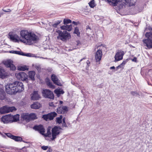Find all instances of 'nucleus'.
Segmentation results:
<instances>
[{
  "label": "nucleus",
  "mask_w": 152,
  "mask_h": 152,
  "mask_svg": "<svg viewBox=\"0 0 152 152\" xmlns=\"http://www.w3.org/2000/svg\"><path fill=\"white\" fill-rule=\"evenodd\" d=\"M20 34L22 37L24 39L23 40L20 39L18 35L14 33H9L8 37L13 42H18L20 41L28 45H32L39 40L37 36L33 33L29 32L27 30L21 31Z\"/></svg>",
  "instance_id": "obj_1"
},
{
  "label": "nucleus",
  "mask_w": 152,
  "mask_h": 152,
  "mask_svg": "<svg viewBox=\"0 0 152 152\" xmlns=\"http://www.w3.org/2000/svg\"><path fill=\"white\" fill-rule=\"evenodd\" d=\"M5 87L6 92L10 94H15L24 90L23 83L18 81H15L13 83L7 84Z\"/></svg>",
  "instance_id": "obj_2"
},
{
  "label": "nucleus",
  "mask_w": 152,
  "mask_h": 152,
  "mask_svg": "<svg viewBox=\"0 0 152 152\" xmlns=\"http://www.w3.org/2000/svg\"><path fill=\"white\" fill-rule=\"evenodd\" d=\"M58 35L57 36L58 39H61L63 41H65L71 38V35L69 33L66 31H62L58 30L56 31Z\"/></svg>",
  "instance_id": "obj_3"
},
{
  "label": "nucleus",
  "mask_w": 152,
  "mask_h": 152,
  "mask_svg": "<svg viewBox=\"0 0 152 152\" xmlns=\"http://www.w3.org/2000/svg\"><path fill=\"white\" fill-rule=\"evenodd\" d=\"M34 129L38 131L42 135H44L45 136L50 137L51 135V132L50 130L51 127H49L48 128L47 133L45 134H44L45 132V129L43 128L42 125H39V126H35L34 127Z\"/></svg>",
  "instance_id": "obj_4"
},
{
  "label": "nucleus",
  "mask_w": 152,
  "mask_h": 152,
  "mask_svg": "<svg viewBox=\"0 0 152 152\" xmlns=\"http://www.w3.org/2000/svg\"><path fill=\"white\" fill-rule=\"evenodd\" d=\"M145 36L147 39L143 40L144 45L148 48H152V32L146 33Z\"/></svg>",
  "instance_id": "obj_5"
},
{
  "label": "nucleus",
  "mask_w": 152,
  "mask_h": 152,
  "mask_svg": "<svg viewBox=\"0 0 152 152\" xmlns=\"http://www.w3.org/2000/svg\"><path fill=\"white\" fill-rule=\"evenodd\" d=\"M15 110L16 109L14 107H8L6 106L0 108V113L1 114H4L10 112H12Z\"/></svg>",
  "instance_id": "obj_6"
},
{
  "label": "nucleus",
  "mask_w": 152,
  "mask_h": 152,
  "mask_svg": "<svg viewBox=\"0 0 152 152\" xmlns=\"http://www.w3.org/2000/svg\"><path fill=\"white\" fill-rule=\"evenodd\" d=\"M43 96L45 98L53 99L54 96L52 92L49 90L46 89L43 90L42 91Z\"/></svg>",
  "instance_id": "obj_7"
},
{
  "label": "nucleus",
  "mask_w": 152,
  "mask_h": 152,
  "mask_svg": "<svg viewBox=\"0 0 152 152\" xmlns=\"http://www.w3.org/2000/svg\"><path fill=\"white\" fill-rule=\"evenodd\" d=\"M52 138L51 139L52 140H54L56 138V136L58 135L60 132V129L59 128L55 126L52 129Z\"/></svg>",
  "instance_id": "obj_8"
},
{
  "label": "nucleus",
  "mask_w": 152,
  "mask_h": 152,
  "mask_svg": "<svg viewBox=\"0 0 152 152\" xmlns=\"http://www.w3.org/2000/svg\"><path fill=\"white\" fill-rule=\"evenodd\" d=\"M3 64L7 67H9L10 69L12 70H15L16 68L15 66L13 64V61L11 60H8L3 62Z\"/></svg>",
  "instance_id": "obj_9"
},
{
  "label": "nucleus",
  "mask_w": 152,
  "mask_h": 152,
  "mask_svg": "<svg viewBox=\"0 0 152 152\" xmlns=\"http://www.w3.org/2000/svg\"><path fill=\"white\" fill-rule=\"evenodd\" d=\"M15 76L17 78L22 81H26L27 79V75L24 72L16 73Z\"/></svg>",
  "instance_id": "obj_10"
},
{
  "label": "nucleus",
  "mask_w": 152,
  "mask_h": 152,
  "mask_svg": "<svg viewBox=\"0 0 152 152\" xmlns=\"http://www.w3.org/2000/svg\"><path fill=\"white\" fill-rule=\"evenodd\" d=\"M57 114L55 112H53L47 115H43L42 118L46 121L53 120L56 116Z\"/></svg>",
  "instance_id": "obj_11"
},
{
  "label": "nucleus",
  "mask_w": 152,
  "mask_h": 152,
  "mask_svg": "<svg viewBox=\"0 0 152 152\" xmlns=\"http://www.w3.org/2000/svg\"><path fill=\"white\" fill-rule=\"evenodd\" d=\"M10 53H15L20 55H21L23 56H26L28 57H36L34 56V55L31 53H23L20 51H16L14 50H12L10 51Z\"/></svg>",
  "instance_id": "obj_12"
},
{
  "label": "nucleus",
  "mask_w": 152,
  "mask_h": 152,
  "mask_svg": "<svg viewBox=\"0 0 152 152\" xmlns=\"http://www.w3.org/2000/svg\"><path fill=\"white\" fill-rule=\"evenodd\" d=\"M124 54V51H118L115 56V61L116 62L121 60L123 59Z\"/></svg>",
  "instance_id": "obj_13"
},
{
  "label": "nucleus",
  "mask_w": 152,
  "mask_h": 152,
  "mask_svg": "<svg viewBox=\"0 0 152 152\" xmlns=\"http://www.w3.org/2000/svg\"><path fill=\"white\" fill-rule=\"evenodd\" d=\"M11 115H7L3 116L1 118L2 121L4 123L12 122Z\"/></svg>",
  "instance_id": "obj_14"
},
{
  "label": "nucleus",
  "mask_w": 152,
  "mask_h": 152,
  "mask_svg": "<svg viewBox=\"0 0 152 152\" xmlns=\"http://www.w3.org/2000/svg\"><path fill=\"white\" fill-rule=\"evenodd\" d=\"M51 78L52 81L54 83L59 86H61V85L60 80H58L57 76L55 75H52L51 76Z\"/></svg>",
  "instance_id": "obj_15"
},
{
  "label": "nucleus",
  "mask_w": 152,
  "mask_h": 152,
  "mask_svg": "<svg viewBox=\"0 0 152 152\" xmlns=\"http://www.w3.org/2000/svg\"><path fill=\"white\" fill-rule=\"evenodd\" d=\"M102 55V52L100 50H98L95 55V59L97 62H99L101 59Z\"/></svg>",
  "instance_id": "obj_16"
},
{
  "label": "nucleus",
  "mask_w": 152,
  "mask_h": 152,
  "mask_svg": "<svg viewBox=\"0 0 152 152\" xmlns=\"http://www.w3.org/2000/svg\"><path fill=\"white\" fill-rule=\"evenodd\" d=\"M67 110V107L66 106H61L57 109V112L59 113H65Z\"/></svg>",
  "instance_id": "obj_17"
},
{
  "label": "nucleus",
  "mask_w": 152,
  "mask_h": 152,
  "mask_svg": "<svg viewBox=\"0 0 152 152\" xmlns=\"http://www.w3.org/2000/svg\"><path fill=\"white\" fill-rule=\"evenodd\" d=\"M40 98V96L38 93L37 91H34L32 94L31 99L33 100H36Z\"/></svg>",
  "instance_id": "obj_18"
},
{
  "label": "nucleus",
  "mask_w": 152,
  "mask_h": 152,
  "mask_svg": "<svg viewBox=\"0 0 152 152\" xmlns=\"http://www.w3.org/2000/svg\"><path fill=\"white\" fill-rule=\"evenodd\" d=\"M41 106V104L37 102H35L33 104L31 105V108L35 109H38Z\"/></svg>",
  "instance_id": "obj_19"
},
{
  "label": "nucleus",
  "mask_w": 152,
  "mask_h": 152,
  "mask_svg": "<svg viewBox=\"0 0 152 152\" xmlns=\"http://www.w3.org/2000/svg\"><path fill=\"white\" fill-rule=\"evenodd\" d=\"M121 0H107L108 3L113 6H117Z\"/></svg>",
  "instance_id": "obj_20"
},
{
  "label": "nucleus",
  "mask_w": 152,
  "mask_h": 152,
  "mask_svg": "<svg viewBox=\"0 0 152 152\" xmlns=\"http://www.w3.org/2000/svg\"><path fill=\"white\" fill-rule=\"evenodd\" d=\"M61 28L62 29L66 30L68 31H71L72 28V25H64L61 26Z\"/></svg>",
  "instance_id": "obj_21"
},
{
  "label": "nucleus",
  "mask_w": 152,
  "mask_h": 152,
  "mask_svg": "<svg viewBox=\"0 0 152 152\" xmlns=\"http://www.w3.org/2000/svg\"><path fill=\"white\" fill-rule=\"evenodd\" d=\"M35 75V72L34 71H30L28 73V75L29 78L32 80H34V76Z\"/></svg>",
  "instance_id": "obj_22"
},
{
  "label": "nucleus",
  "mask_w": 152,
  "mask_h": 152,
  "mask_svg": "<svg viewBox=\"0 0 152 152\" xmlns=\"http://www.w3.org/2000/svg\"><path fill=\"white\" fill-rule=\"evenodd\" d=\"M29 117V114L28 113H23L21 115L22 119L26 121H30Z\"/></svg>",
  "instance_id": "obj_23"
},
{
  "label": "nucleus",
  "mask_w": 152,
  "mask_h": 152,
  "mask_svg": "<svg viewBox=\"0 0 152 152\" xmlns=\"http://www.w3.org/2000/svg\"><path fill=\"white\" fill-rule=\"evenodd\" d=\"M5 94L4 91L3 89L0 88V100H2L5 99Z\"/></svg>",
  "instance_id": "obj_24"
},
{
  "label": "nucleus",
  "mask_w": 152,
  "mask_h": 152,
  "mask_svg": "<svg viewBox=\"0 0 152 152\" xmlns=\"http://www.w3.org/2000/svg\"><path fill=\"white\" fill-rule=\"evenodd\" d=\"M54 92L58 97L59 96L60 94H63L64 93V91L61 89H56L55 90Z\"/></svg>",
  "instance_id": "obj_25"
},
{
  "label": "nucleus",
  "mask_w": 152,
  "mask_h": 152,
  "mask_svg": "<svg viewBox=\"0 0 152 152\" xmlns=\"http://www.w3.org/2000/svg\"><path fill=\"white\" fill-rule=\"evenodd\" d=\"M6 76V75L4 70L3 69L0 67V77L4 78Z\"/></svg>",
  "instance_id": "obj_26"
},
{
  "label": "nucleus",
  "mask_w": 152,
  "mask_h": 152,
  "mask_svg": "<svg viewBox=\"0 0 152 152\" xmlns=\"http://www.w3.org/2000/svg\"><path fill=\"white\" fill-rule=\"evenodd\" d=\"M19 115L18 114H17L14 116L11 115L12 122H16L19 119Z\"/></svg>",
  "instance_id": "obj_27"
},
{
  "label": "nucleus",
  "mask_w": 152,
  "mask_h": 152,
  "mask_svg": "<svg viewBox=\"0 0 152 152\" xmlns=\"http://www.w3.org/2000/svg\"><path fill=\"white\" fill-rule=\"evenodd\" d=\"M28 66L26 65L20 66L18 67V70L21 71L28 70Z\"/></svg>",
  "instance_id": "obj_28"
},
{
  "label": "nucleus",
  "mask_w": 152,
  "mask_h": 152,
  "mask_svg": "<svg viewBox=\"0 0 152 152\" xmlns=\"http://www.w3.org/2000/svg\"><path fill=\"white\" fill-rule=\"evenodd\" d=\"M125 1L130 6L134 5L135 3V1L133 0H125Z\"/></svg>",
  "instance_id": "obj_29"
},
{
  "label": "nucleus",
  "mask_w": 152,
  "mask_h": 152,
  "mask_svg": "<svg viewBox=\"0 0 152 152\" xmlns=\"http://www.w3.org/2000/svg\"><path fill=\"white\" fill-rule=\"evenodd\" d=\"M126 63V61H124L123 62L116 68V70H117L119 68L123 69L124 66Z\"/></svg>",
  "instance_id": "obj_30"
},
{
  "label": "nucleus",
  "mask_w": 152,
  "mask_h": 152,
  "mask_svg": "<svg viewBox=\"0 0 152 152\" xmlns=\"http://www.w3.org/2000/svg\"><path fill=\"white\" fill-rule=\"evenodd\" d=\"M30 121L33 120L37 118L36 114L34 113H31L29 114Z\"/></svg>",
  "instance_id": "obj_31"
},
{
  "label": "nucleus",
  "mask_w": 152,
  "mask_h": 152,
  "mask_svg": "<svg viewBox=\"0 0 152 152\" xmlns=\"http://www.w3.org/2000/svg\"><path fill=\"white\" fill-rule=\"evenodd\" d=\"M12 139L18 142H21L22 140V138L21 137L15 136H14Z\"/></svg>",
  "instance_id": "obj_32"
},
{
  "label": "nucleus",
  "mask_w": 152,
  "mask_h": 152,
  "mask_svg": "<svg viewBox=\"0 0 152 152\" xmlns=\"http://www.w3.org/2000/svg\"><path fill=\"white\" fill-rule=\"evenodd\" d=\"M74 33L76 34L77 35V36L79 37L80 35V32L79 31V29L78 27H76L75 28Z\"/></svg>",
  "instance_id": "obj_33"
},
{
  "label": "nucleus",
  "mask_w": 152,
  "mask_h": 152,
  "mask_svg": "<svg viewBox=\"0 0 152 152\" xmlns=\"http://www.w3.org/2000/svg\"><path fill=\"white\" fill-rule=\"evenodd\" d=\"M62 20H57L53 24V26L55 28L57 27L58 25L61 22Z\"/></svg>",
  "instance_id": "obj_34"
},
{
  "label": "nucleus",
  "mask_w": 152,
  "mask_h": 152,
  "mask_svg": "<svg viewBox=\"0 0 152 152\" xmlns=\"http://www.w3.org/2000/svg\"><path fill=\"white\" fill-rule=\"evenodd\" d=\"M47 84L48 86L50 88L54 89L55 88V86L53 85L52 83L50 81L47 82Z\"/></svg>",
  "instance_id": "obj_35"
},
{
  "label": "nucleus",
  "mask_w": 152,
  "mask_h": 152,
  "mask_svg": "<svg viewBox=\"0 0 152 152\" xmlns=\"http://www.w3.org/2000/svg\"><path fill=\"white\" fill-rule=\"evenodd\" d=\"M47 84L48 86L50 88L54 89L55 88V86L53 85L52 83L50 81L47 82Z\"/></svg>",
  "instance_id": "obj_36"
},
{
  "label": "nucleus",
  "mask_w": 152,
  "mask_h": 152,
  "mask_svg": "<svg viewBox=\"0 0 152 152\" xmlns=\"http://www.w3.org/2000/svg\"><path fill=\"white\" fill-rule=\"evenodd\" d=\"M62 118V115H60L59 117L57 118L56 119V122L59 124L61 123Z\"/></svg>",
  "instance_id": "obj_37"
},
{
  "label": "nucleus",
  "mask_w": 152,
  "mask_h": 152,
  "mask_svg": "<svg viewBox=\"0 0 152 152\" xmlns=\"http://www.w3.org/2000/svg\"><path fill=\"white\" fill-rule=\"evenodd\" d=\"M89 4L90 6L91 7H94L95 6L94 0H92V1H91L89 3Z\"/></svg>",
  "instance_id": "obj_38"
},
{
  "label": "nucleus",
  "mask_w": 152,
  "mask_h": 152,
  "mask_svg": "<svg viewBox=\"0 0 152 152\" xmlns=\"http://www.w3.org/2000/svg\"><path fill=\"white\" fill-rule=\"evenodd\" d=\"M72 23V21L70 19H65L64 20V23L65 25L66 24H68Z\"/></svg>",
  "instance_id": "obj_39"
},
{
  "label": "nucleus",
  "mask_w": 152,
  "mask_h": 152,
  "mask_svg": "<svg viewBox=\"0 0 152 152\" xmlns=\"http://www.w3.org/2000/svg\"><path fill=\"white\" fill-rule=\"evenodd\" d=\"M97 48L99 47H105L106 45L103 44H102L101 43H98L97 45H96Z\"/></svg>",
  "instance_id": "obj_40"
},
{
  "label": "nucleus",
  "mask_w": 152,
  "mask_h": 152,
  "mask_svg": "<svg viewBox=\"0 0 152 152\" xmlns=\"http://www.w3.org/2000/svg\"><path fill=\"white\" fill-rule=\"evenodd\" d=\"M6 135L7 136H8V137H10V138L12 139H13V137L14 136V135H12L10 133H7L6 134Z\"/></svg>",
  "instance_id": "obj_41"
},
{
  "label": "nucleus",
  "mask_w": 152,
  "mask_h": 152,
  "mask_svg": "<svg viewBox=\"0 0 152 152\" xmlns=\"http://www.w3.org/2000/svg\"><path fill=\"white\" fill-rule=\"evenodd\" d=\"M57 104V102H56L55 104H53V102L50 103L49 104V106L51 107H56L57 105H56V104Z\"/></svg>",
  "instance_id": "obj_42"
},
{
  "label": "nucleus",
  "mask_w": 152,
  "mask_h": 152,
  "mask_svg": "<svg viewBox=\"0 0 152 152\" xmlns=\"http://www.w3.org/2000/svg\"><path fill=\"white\" fill-rule=\"evenodd\" d=\"M35 68L37 69V70L39 71L41 70V67L39 65H37L35 66Z\"/></svg>",
  "instance_id": "obj_43"
},
{
  "label": "nucleus",
  "mask_w": 152,
  "mask_h": 152,
  "mask_svg": "<svg viewBox=\"0 0 152 152\" xmlns=\"http://www.w3.org/2000/svg\"><path fill=\"white\" fill-rule=\"evenodd\" d=\"M2 10L6 12H10L11 11V10L10 9H7L6 10L3 9Z\"/></svg>",
  "instance_id": "obj_44"
},
{
  "label": "nucleus",
  "mask_w": 152,
  "mask_h": 152,
  "mask_svg": "<svg viewBox=\"0 0 152 152\" xmlns=\"http://www.w3.org/2000/svg\"><path fill=\"white\" fill-rule=\"evenodd\" d=\"M42 148L43 150H46L48 149V146H43L42 147Z\"/></svg>",
  "instance_id": "obj_45"
},
{
  "label": "nucleus",
  "mask_w": 152,
  "mask_h": 152,
  "mask_svg": "<svg viewBox=\"0 0 152 152\" xmlns=\"http://www.w3.org/2000/svg\"><path fill=\"white\" fill-rule=\"evenodd\" d=\"M131 94L133 95L134 96L136 94H137V92L135 91H131Z\"/></svg>",
  "instance_id": "obj_46"
},
{
  "label": "nucleus",
  "mask_w": 152,
  "mask_h": 152,
  "mask_svg": "<svg viewBox=\"0 0 152 152\" xmlns=\"http://www.w3.org/2000/svg\"><path fill=\"white\" fill-rule=\"evenodd\" d=\"M72 23H73V24H74V25H77L78 24H80V23H79V22H75L74 21H73L72 22Z\"/></svg>",
  "instance_id": "obj_47"
},
{
  "label": "nucleus",
  "mask_w": 152,
  "mask_h": 152,
  "mask_svg": "<svg viewBox=\"0 0 152 152\" xmlns=\"http://www.w3.org/2000/svg\"><path fill=\"white\" fill-rule=\"evenodd\" d=\"M66 48L67 49H65L64 48H62V49H63L64 50H66V52H64V53H66V51H71L72 50H70L69 48Z\"/></svg>",
  "instance_id": "obj_48"
},
{
  "label": "nucleus",
  "mask_w": 152,
  "mask_h": 152,
  "mask_svg": "<svg viewBox=\"0 0 152 152\" xmlns=\"http://www.w3.org/2000/svg\"><path fill=\"white\" fill-rule=\"evenodd\" d=\"M137 58L135 57H134V58H133L132 59V61H133L136 62H137Z\"/></svg>",
  "instance_id": "obj_49"
},
{
  "label": "nucleus",
  "mask_w": 152,
  "mask_h": 152,
  "mask_svg": "<svg viewBox=\"0 0 152 152\" xmlns=\"http://www.w3.org/2000/svg\"><path fill=\"white\" fill-rule=\"evenodd\" d=\"M115 69V67L114 66H112L110 67L111 69Z\"/></svg>",
  "instance_id": "obj_50"
},
{
  "label": "nucleus",
  "mask_w": 152,
  "mask_h": 152,
  "mask_svg": "<svg viewBox=\"0 0 152 152\" xmlns=\"http://www.w3.org/2000/svg\"><path fill=\"white\" fill-rule=\"evenodd\" d=\"M65 119L64 118V119H63V122L64 123V124H65Z\"/></svg>",
  "instance_id": "obj_51"
},
{
  "label": "nucleus",
  "mask_w": 152,
  "mask_h": 152,
  "mask_svg": "<svg viewBox=\"0 0 152 152\" xmlns=\"http://www.w3.org/2000/svg\"><path fill=\"white\" fill-rule=\"evenodd\" d=\"M59 102L60 104H62L63 103V102L62 101H60Z\"/></svg>",
  "instance_id": "obj_52"
},
{
  "label": "nucleus",
  "mask_w": 152,
  "mask_h": 152,
  "mask_svg": "<svg viewBox=\"0 0 152 152\" xmlns=\"http://www.w3.org/2000/svg\"><path fill=\"white\" fill-rule=\"evenodd\" d=\"M66 124L65 123V124H64V123H63V126H65Z\"/></svg>",
  "instance_id": "obj_53"
},
{
  "label": "nucleus",
  "mask_w": 152,
  "mask_h": 152,
  "mask_svg": "<svg viewBox=\"0 0 152 152\" xmlns=\"http://www.w3.org/2000/svg\"><path fill=\"white\" fill-rule=\"evenodd\" d=\"M85 58H83L82 59H81L80 61V62L83 59H84Z\"/></svg>",
  "instance_id": "obj_54"
},
{
  "label": "nucleus",
  "mask_w": 152,
  "mask_h": 152,
  "mask_svg": "<svg viewBox=\"0 0 152 152\" xmlns=\"http://www.w3.org/2000/svg\"><path fill=\"white\" fill-rule=\"evenodd\" d=\"M87 64L88 65V63H90V62L88 61V62H87Z\"/></svg>",
  "instance_id": "obj_55"
},
{
  "label": "nucleus",
  "mask_w": 152,
  "mask_h": 152,
  "mask_svg": "<svg viewBox=\"0 0 152 152\" xmlns=\"http://www.w3.org/2000/svg\"><path fill=\"white\" fill-rule=\"evenodd\" d=\"M1 13L2 14H4V13L3 12H1Z\"/></svg>",
  "instance_id": "obj_56"
},
{
  "label": "nucleus",
  "mask_w": 152,
  "mask_h": 152,
  "mask_svg": "<svg viewBox=\"0 0 152 152\" xmlns=\"http://www.w3.org/2000/svg\"><path fill=\"white\" fill-rule=\"evenodd\" d=\"M40 58H42L47 59V58H43V57H40Z\"/></svg>",
  "instance_id": "obj_57"
}]
</instances>
